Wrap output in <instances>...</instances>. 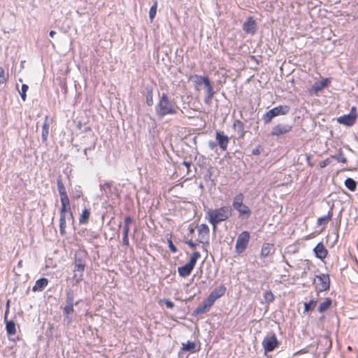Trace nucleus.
Returning a JSON list of instances; mask_svg holds the SVG:
<instances>
[{
	"label": "nucleus",
	"instance_id": "nucleus-1",
	"mask_svg": "<svg viewBox=\"0 0 358 358\" xmlns=\"http://www.w3.org/2000/svg\"><path fill=\"white\" fill-rule=\"evenodd\" d=\"M178 107L173 99L166 92L159 94L158 102L155 106L156 115L163 117L168 115H174L177 113Z\"/></svg>",
	"mask_w": 358,
	"mask_h": 358
},
{
	"label": "nucleus",
	"instance_id": "nucleus-2",
	"mask_svg": "<svg viewBox=\"0 0 358 358\" xmlns=\"http://www.w3.org/2000/svg\"><path fill=\"white\" fill-rule=\"evenodd\" d=\"M192 80L197 90H204V102L206 104L211 103L215 92L208 78L206 76L194 75L192 77Z\"/></svg>",
	"mask_w": 358,
	"mask_h": 358
},
{
	"label": "nucleus",
	"instance_id": "nucleus-3",
	"mask_svg": "<svg viewBox=\"0 0 358 358\" xmlns=\"http://www.w3.org/2000/svg\"><path fill=\"white\" fill-rule=\"evenodd\" d=\"M231 207L224 206L220 208L209 210L206 213V217L214 229H215L218 223L227 220L231 216Z\"/></svg>",
	"mask_w": 358,
	"mask_h": 358
},
{
	"label": "nucleus",
	"instance_id": "nucleus-4",
	"mask_svg": "<svg viewBox=\"0 0 358 358\" xmlns=\"http://www.w3.org/2000/svg\"><path fill=\"white\" fill-rule=\"evenodd\" d=\"M244 195L242 193L236 194L232 202V207L238 213V217L241 219L248 218L251 215L250 208L243 203Z\"/></svg>",
	"mask_w": 358,
	"mask_h": 358
},
{
	"label": "nucleus",
	"instance_id": "nucleus-5",
	"mask_svg": "<svg viewBox=\"0 0 358 358\" xmlns=\"http://www.w3.org/2000/svg\"><path fill=\"white\" fill-rule=\"evenodd\" d=\"M85 268V262L77 255L75 257L73 280L74 284L78 285L83 280V273Z\"/></svg>",
	"mask_w": 358,
	"mask_h": 358
},
{
	"label": "nucleus",
	"instance_id": "nucleus-6",
	"mask_svg": "<svg viewBox=\"0 0 358 358\" xmlns=\"http://www.w3.org/2000/svg\"><path fill=\"white\" fill-rule=\"evenodd\" d=\"M201 257L199 252H194L191 255L189 262L182 266L178 268V272L181 277H187L190 275L198 259Z\"/></svg>",
	"mask_w": 358,
	"mask_h": 358
},
{
	"label": "nucleus",
	"instance_id": "nucleus-7",
	"mask_svg": "<svg viewBox=\"0 0 358 358\" xmlns=\"http://www.w3.org/2000/svg\"><path fill=\"white\" fill-rule=\"evenodd\" d=\"M290 108L288 106H276L268 112L263 116V120L265 124H267L271 121V120L278 115H286L289 113Z\"/></svg>",
	"mask_w": 358,
	"mask_h": 358
},
{
	"label": "nucleus",
	"instance_id": "nucleus-8",
	"mask_svg": "<svg viewBox=\"0 0 358 358\" xmlns=\"http://www.w3.org/2000/svg\"><path fill=\"white\" fill-rule=\"evenodd\" d=\"M250 240V234L248 231L241 232L236 240V252L241 254L244 252L248 246Z\"/></svg>",
	"mask_w": 358,
	"mask_h": 358
},
{
	"label": "nucleus",
	"instance_id": "nucleus-9",
	"mask_svg": "<svg viewBox=\"0 0 358 358\" xmlns=\"http://www.w3.org/2000/svg\"><path fill=\"white\" fill-rule=\"evenodd\" d=\"M262 344L265 353H266L275 350L278 345V341L274 334H271L264 337Z\"/></svg>",
	"mask_w": 358,
	"mask_h": 358
},
{
	"label": "nucleus",
	"instance_id": "nucleus-10",
	"mask_svg": "<svg viewBox=\"0 0 358 358\" xmlns=\"http://www.w3.org/2000/svg\"><path fill=\"white\" fill-rule=\"evenodd\" d=\"M329 275L325 274H321L316 275L314 280V284L315 285L316 289L320 291H325L329 287Z\"/></svg>",
	"mask_w": 358,
	"mask_h": 358
},
{
	"label": "nucleus",
	"instance_id": "nucleus-11",
	"mask_svg": "<svg viewBox=\"0 0 358 358\" xmlns=\"http://www.w3.org/2000/svg\"><path fill=\"white\" fill-rule=\"evenodd\" d=\"M215 139L220 149L223 151L227 150L229 143V138L223 131L217 130L215 131Z\"/></svg>",
	"mask_w": 358,
	"mask_h": 358
},
{
	"label": "nucleus",
	"instance_id": "nucleus-12",
	"mask_svg": "<svg viewBox=\"0 0 358 358\" xmlns=\"http://www.w3.org/2000/svg\"><path fill=\"white\" fill-rule=\"evenodd\" d=\"M73 312V298L72 296H68L66 301V306L64 308L65 315V321L69 324L71 322V317L69 315Z\"/></svg>",
	"mask_w": 358,
	"mask_h": 358
},
{
	"label": "nucleus",
	"instance_id": "nucleus-13",
	"mask_svg": "<svg viewBox=\"0 0 358 358\" xmlns=\"http://www.w3.org/2000/svg\"><path fill=\"white\" fill-rule=\"evenodd\" d=\"M355 110V108L352 107V112L350 113L339 117L337 119V122L342 124L352 126L355 123L357 117V115L353 113V111Z\"/></svg>",
	"mask_w": 358,
	"mask_h": 358
},
{
	"label": "nucleus",
	"instance_id": "nucleus-14",
	"mask_svg": "<svg viewBox=\"0 0 358 358\" xmlns=\"http://www.w3.org/2000/svg\"><path fill=\"white\" fill-rule=\"evenodd\" d=\"M292 127L288 124H278L275 125L271 132L272 136H280L289 132Z\"/></svg>",
	"mask_w": 358,
	"mask_h": 358
},
{
	"label": "nucleus",
	"instance_id": "nucleus-15",
	"mask_svg": "<svg viewBox=\"0 0 358 358\" xmlns=\"http://www.w3.org/2000/svg\"><path fill=\"white\" fill-rule=\"evenodd\" d=\"M209 228L206 224H202L198 227L199 237L198 241L200 243H204L208 242L209 237Z\"/></svg>",
	"mask_w": 358,
	"mask_h": 358
},
{
	"label": "nucleus",
	"instance_id": "nucleus-16",
	"mask_svg": "<svg viewBox=\"0 0 358 358\" xmlns=\"http://www.w3.org/2000/svg\"><path fill=\"white\" fill-rule=\"evenodd\" d=\"M330 83L329 78L322 79L320 81L315 82L310 89V93L317 94L320 91L327 87Z\"/></svg>",
	"mask_w": 358,
	"mask_h": 358
},
{
	"label": "nucleus",
	"instance_id": "nucleus-17",
	"mask_svg": "<svg viewBox=\"0 0 358 358\" xmlns=\"http://www.w3.org/2000/svg\"><path fill=\"white\" fill-rule=\"evenodd\" d=\"M131 223V218L130 217H126L124 220V224L122 226V243L124 245H129V232L130 224Z\"/></svg>",
	"mask_w": 358,
	"mask_h": 358
},
{
	"label": "nucleus",
	"instance_id": "nucleus-18",
	"mask_svg": "<svg viewBox=\"0 0 358 358\" xmlns=\"http://www.w3.org/2000/svg\"><path fill=\"white\" fill-rule=\"evenodd\" d=\"M61 200V209H60V215H66L68 212H69L68 219H73V213L71 212L70 208V201L69 199H60Z\"/></svg>",
	"mask_w": 358,
	"mask_h": 358
},
{
	"label": "nucleus",
	"instance_id": "nucleus-19",
	"mask_svg": "<svg viewBox=\"0 0 358 358\" xmlns=\"http://www.w3.org/2000/svg\"><path fill=\"white\" fill-rule=\"evenodd\" d=\"M243 29L248 34H253L256 31V23L252 17H249L243 23Z\"/></svg>",
	"mask_w": 358,
	"mask_h": 358
},
{
	"label": "nucleus",
	"instance_id": "nucleus-20",
	"mask_svg": "<svg viewBox=\"0 0 358 358\" xmlns=\"http://www.w3.org/2000/svg\"><path fill=\"white\" fill-rule=\"evenodd\" d=\"M314 252L316 257L320 259H324L328 254L327 250L321 243H318L315 246V248H314Z\"/></svg>",
	"mask_w": 358,
	"mask_h": 358
},
{
	"label": "nucleus",
	"instance_id": "nucleus-21",
	"mask_svg": "<svg viewBox=\"0 0 358 358\" xmlns=\"http://www.w3.org/2000/svg\"><path fill=\"white\" fill-rule=\"evenodd\" d=\"M50 122L48 116L45 117L44 122L42 126V134H41V139L43 143H46L48 141V137L49 134V129H50Z\"/></svg>",
	"mask_w": 358,
	"mask_h": 358
},
{
	"label": "nucleus",
	"instance_id": "nucleus-22",
	"mask_svg": "<svg viewBox=\"0 0 358 358\" xmlns=\"http://www.w3.org/2000/svg\"><path fill=\"white\" fill-rule=\"evenodd\" d=\"M48 280L45 278H42L36 281L35 285L32 287L33 292H41L48 285Z\"/></svg>",
	"mask_w": 358,
	"mask_h": 358
},
{
	"label": "nucleus",
	"instance_id": "nucleus-23",
	"mask_svg": "<svg viewBox=\"0 0 358 358\" xmlns=\"http://www.w3.org/2000/svg\"><path fill=\"white\" fill-rule=\"evenodd\" d=\"M234 129L237 131L240 137H243L245 135V127L243 122L239 120L234 121L233 124Z\"/></svg>",
	"mask_w": 358,
	"mask_h": 358
},
{
	"label": "nucleus",
	"instance_id": "nucleus-24",
	"mask_svg": "<svg viewBox=\"0 0 358 358\" xmlns=\"http://www.w3.org/2000/svg\"><path fill=\"white\" fill-rule=\"evenodd\" d=\"M182 350L184 351H188L190 352H195L197 351L196 345L194 342L188 341L187 343H182Z\"/></svg>",
	"mask_w": 358,
	"mask_h": 358
},
{
	"label": "nucleus",
	"instance_id": "nucleus-25",
	"mask_svg": "<svg viewBox=\"0 0 358 358\" xmlns=\"http://www.w3.org/2000/svg\"><path fill=\"white\" fill-rule=\"evenodd\" d=\"M57 185L58 192L59 193L61 199H64V198L67 199V198H69V196L67 195V193H66V188L64 187V185L62 182L61 179H58L57 180Z\"/></svg>",
	"mask_w": 358,
	"mask_h": 358
},
{
	"label": "nucleus",
	"instance_id": "nucleus-26",
	"mask_svg": "<svg viewBox=\"0 0 358 358\" xmlns=\"http://www.w3.org/2000/svg\"><path fill=\"white\" fill-rule=\"evenodd\" d=\"M90 213H91V212H90V209L85 208L82 211V213L80 214V217H79L80 224H86L89 220Z\"/></svg>",
	"mask_w": 358,
	"mask_h": 358
},
{
	"label": "nucleus",
	"instance_id": "nucleus-27",
	"mask_svg": "<svg viewBox=\"0 0 358 358\" xmlns=\"http://www.w3.org/2000/svg\"><path fill=\"white\" fill-rule=\"evenodd\" d=\"M226 287L224 285H220L215 288L210 294H213L216 299H219L224 294Z\"/></svg>",
	"mask_w": 358,
	"mask_h": 358
},
{
	"label": "nucleus",
	"instance_id": "nucleus-28",
	"mask_svg": "<svg viewBox=\"0 0 358 358\" xmlns=\"http://www.w3.org/2000/svg\"><path fill=\"white\" fill-rule=\"evenodd\" d=\"M66 216H67V218H68L69 215H60V218H59V231H60L61 235H64L65 234V229H66Z\"/></svg>",
	"mask_w": 358,
	"mask_h": 358
},
{
	"label": "nucleus",
	"instance_id": "nucleus-29",
	"mask_svg": "<svg viewBox=\"0 0 358 358\" xmlns=\"http://www.w3.org/2000/svg\"><path fill=\"white\" fill-rule=\"evenodd\" d=\"M273 249V245L270 243H264L262 248L261 255L263 257H266L271 254V250Z\"/></svg>",
	"mask_w": 358,
	"mask_h": 358
},
{
	"label": "nucleus",
	"instance_id": "nucleus-30",
	"mask_svg": "<svg viewBox=\"0 0 358 358\" xmlns=\"http://www.w3.org/2000/svg\"><path fill=\"white\" fill-rule=\"evenodd\" d=\"M6 329L8 336H13L16 333L15 324L13 321H7Z\"/></svg>",
	"mask_w": 358,
	"mask_h": 358
},
{
	"label": "nucleus",
	"instance_id": "nucleus-31",
	"mask_svg": "<svg viewBox=\"0 0 358 358\" xmlns=\"http://www.w3.org/2000/svg\"><path fill=\"white\" fill-rule=\"evenodd\" d=\"M331 300L329 298L325 299V300L320 304V306L318 307V310L320 313H323L325 310H327L331 306Z\"/></svg>",
	"mask_w": 358,
	"mask_h": 358
},
{
	"label": "nucleus",
	"instance_id": "nucleus-32",
	"mask_svg": "<svg viewBox=\"0 0 358 358\" xmlns=\"http://www.w3.org/2000/svg\"><path fill=\"white\" fill-rule=\"evenodd\" d=\"M345 185L350 191H355L357 187V182L352 178H348L345 180Z\"/></svg>",
	"mask_w": 358,
	"mask_h": 358
},
{
	"label": "nucleus",
	"instance_id": "nucleus-33",
	"mask_svg": "<svg viewBox=\"0 0 358 358\" xmlns=\"http://www.w3.org/2000/svg\"><path fill=\"white\" fill-rule=\"evenodd\" d=\"M157 1H155L154 4L151 6L149 11V17L150 19V21L152 22L153 19L155 18L156 13H157Z\"/></svg>",
	"mask_w": 358,
	"mask_h": 358
},
{
	"label": "nucleus",
	"instance_id": "nucleus-34",
	"mask_svg": "<svg viewBox=\"0 0 358 358\" xmlns=\"http://www.w3.org/2000/svg\"><path fill=\"white\" fill-rule=\"evenodd\" d=\"M331 216L332 214L330 212H329V213L327 215L319 217L317 220V224H326L327 222L331 218Z\"/></svg>",
	"mask_w": 358,
	"mask_h": 358
},
{
	"label": "nucleus",
	"instance_id": "nucleus-35",
	"mask_svg": "<svg viewBox=\"0 0 358 358\" xmlns=\"http://www.w3.org/2000/svg\"><path fill=\"white\" fill-rule=\"evenodd\" d=\"M29 89V87L26 84H23L22 85V89H21V92H20V96L22 98V99L24 101L26 100V92Z\"/></svg>",
	"mask_w": 358,
	"mask_h": 358
},
{
	"label": "nucleus",
	"instance_id": "nucleus-36",
	"mask_svg": "<svg viewBox=\"0 0 358 358\" xmlns=\"http://www.w3.org/2000/svg\"><path fill=\"white\" fill-rule=\"evenodd\" d=\"M264 299L268 302H272V301H273L275 297L271 291H266L264 293Z\"/></svg>",
	"mask_w": 358,
	"mask_h": 358
},
{
	"label": "nucleus",
	"instance_id": "nucleus-37",
	"mask_svg": "<svg viewBox=\"0 0 358 358\" xmlns=\"http://www.w3.org/2000/svg\"><path fill=\"white\" fill-rule=\"evenodd\" d=\"M146 103L148 106H152L153 104L152 92L151 90L147 92Z\"/></svg>",
	"mask_w": 358,
	"mask_h": 358
},
{
	"label": "nucleus",
	"instance_id": "nucleus-38",
	"mask_svg": "<svg viewBox=\"0 0 358 358\" xmlns=\"http://www.w3.org/2000/svg\"><path fill=\"white\" fill-rule=\"evenodd\" d=\"M316 304V301L315 300H310L308 303H305L304 304V309L305 311L308 312L309 311L313 306H315Z\"/></svg>",
	"mask_w": 358,
	"mask_h": 358
},
{
	"label": "nucleus",
	"instance_id": "nucleus-39",
	"mask_svg": "<svg viewBox=\"0 0 358 358\" xmlns=\"http://www.w3.org/2000/svg\"><path fill=\"white\" fill-rule=\"evenodd\" d=\"M6 80L4 70L2 67H0V83H4Z\"/></svg>",
	"mask_w": 358,
	"mask_h": 358
},
{
	"label": "nucleus",
	"instance_id": "nucleus-40",
	"mask_svg": "<svg viewBox=\"0 0 358 358\" xmlns=\"http://www.w3.org/2000/svg\"><path fill=\"white\" fill-rule=\"evenodd\" d=\"M216 300L217 299L215 298V296L213 294H210V295L208 298V300H207L208 306H211Z\"/></svg>",
	"mask_w": 358,
	"mask_h": 358
},
{
	"label": "nucleus",
	"instance_id": "nucleus-41",
	"mask_svg": "<svg viewBox=\"0 0 358 358\" xmlns=\"http://www.w3.org/2000/svg\"><path fill=\"white\" fill-rule=\"evenodd\" d=\"M336 159L338 162L345 163L346 162V158L342 153H339L336 157Z\"/></svg>",
	"mask_w": 358,
	"mask_h": 358
},
{
	"label": "nucleus",
	"instance_id": "nucleus-42",
	"mask_svg": "<svg viewBox=\"0 0 358 358\" xmlns=\"http://www.w3.org/2000/svg\"><path fill=\"white\" fill-rule=\"evenodd\" d=\"M169 248L170 250L173 252H176L177 251L176 248L174 246L171 241H169Z\"/></svg>",
	"mask_w": 358,
	"mask_h": 358
},
{
	"label": "nucleus",
	"instance_id": "nucleus-43",
	"mask_svg": "<svg viewBox=\"0 0 358 358\" xmlns=\"http://www.w3.org/2000/svg\"><path fill=\"white\" fill-rule=\"evenodd\" d=\"M208 146L211 150H214L217 148V143L213 141H210L208 143Z\"/></svg>",
	"mask_w": 358,
	"mask_h": 358
},
{
	"label": "nucleus",
	"instance_id": "nucleus-44",
	"mask_svg": "<svg viewBox=\"0 0 358 358\" xmlns=\"http://www.w3.org/2000/svg\"><path fill=\"white\" fill-rule=\"evenodd\" d=\"M165 304H166V307L169 308H172L174 306L173 303L170 301H168V300H166L165 301Z\"/></svg>",
	"mask_w": 358,
	"mask_h": 358
},
{
	"label": "nucleus",
	"instance_id": "nucleus-45",
	"mask_svg": "<svg viewBox=\"0 0 358 358\" xmlns=\"http://www.w3.org/2000/svg\"><path fill=\"white\" fill-rule=\"evenodd\" d=\"M187 244L192 248H195L196 246V244L192 240L189 241L187 242Z\"/></svg>",
	"mask_w": 358,
	"mask_h": 358
},
{
	"label": "nucleus",
	"instance_id": "nucleus-46",
	"mask_svg": "<svg viewBox=\"0 0 358 358\" xmlns=\"http://www.w3.org/2000/svg\"><path fill=\"white\" fill-rule=\"evenodd\" d=\"M110 185L109 183H106L103 185H101V188L103 189L105 192H106V188H109Z\"/></svg>",
	"mask_w": 358,
	"mask_h": 358
},
{
	"label": "nucleus",
	"instance_id": "nucleus-47",
	"mask_svg": "<svg viewBox=\"0 0 358 358\" xmlns=\"http://www.w3.org/2000/svg\"><path fill=\"white\" fill-rule=\"evenodd\" d=\"M327 165V162L326 161H322L320 162V166L321 168H324Z\"/></svg>",
	"mask_w": 358,
	"mask_h": 358
},
{
	"label": "nucleus",
	"instance_id": "nucleus-48",
	"mask_svg": "<svg viewBox=\"0 0 358 358\" xmlns=\"http://www.w3.org/2000/svg\"><path fill=\"white\" fill-rule=\"evenodd\" d=\"M183 164L187 168L189 169L190 165H191V162H183Z\"/></svg>",
	"mask_w": 358,
	"mask_h": 358
},
{
	"label": "nucleus",
	"instance_id": "nucleus-49",
	"mask_svg": "<svg viewBox=\"0 0 358 358\" xmlns=\"http://www.w3.org/2000/svg\"><path fill=\"white\" fill-rule=\"evenodd\" d=\"M49 34L50 36L54 37V36L56 34V32L55 31H50Z\"/></svg>",
	"mask_w": 358,
	"mask_h": 358
},
{
	"label": "nucleus",
	"instance_id": "nucleus-50",
	"mask_svg": "<svg viewBox=\"0 0 358 358\" xmlns=\"http://www.w3.org/2000/svg\"><path fill=\"white\" fill-rule=\"evenodd\" d=\"M90 149H91V148H85V149L84 150V153H85V155H86V157H87V150H90Z\"/></svg>",
	"mask_w": 358,
	"mask_h": 358
},
{
	"label": "nucleus",
	"instance_id": "nucleus-51",
	"mask_svg": "<svg viewBox=\"0 0 358 358\" xmlns=\"http://www.w3.org/2000/svg\"><path fill=\"white\" fill-rule=\"evenodd\" d=\"M204 311L203 308H198L197 312L198 313H203Z\"/></svg>",
	"mask_w": 358,
	"mask_h": 358
},
{
	"label": "nucleus",
	"instance_id": "nucleus-52",
	"mask_svg": "<svg viewBox=\"0 0 358 358\" xmlns=\"http://www.w3.org/2000/svg\"><path fill=\"white\" fill-rule=\"evenodd\" d=\"M309 159H310V157H309V156H308V157H307V160H308V161H309Z\"/></svg>",
	"mask_w": 358,
	"mask_h": 358
}]
</instances>
